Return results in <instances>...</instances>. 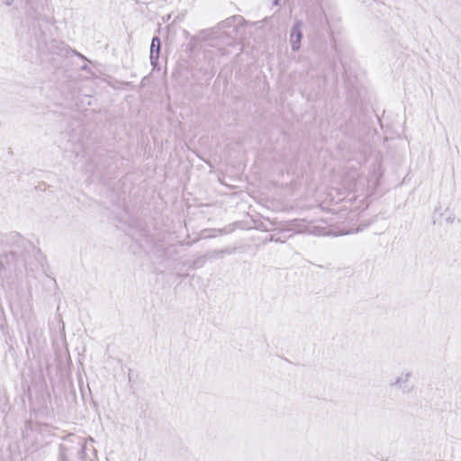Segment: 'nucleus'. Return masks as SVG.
I'll return each mask as SVG.
<instances>
[{"instance_id":"7ed1b4c3","label":"nucleus","mask_w":461,"mask_h":461,"mask_svg":"<svg viewBox=\"0 0 461 461\" xmlns=\"http://www.w3.org/2000/svg\"><path fill=\"white\" fill-rule=\"evenodd\" d=\"M303 25V22L297 20L291 29L289 40H290L292 50L294 51L299 50V49L301 47V41L303 38V32H302Z\"/></svg>"},{"instance_id":"423d86ee","label":"nucleus","mask_w":461,"mask_h":461,"mask_svg":"<svg viewBox=\"0 0 461 461\" xmlns=\"http://www.w3.org/2000/svg\"><path fill=\"white\" fill-rule=\"evenodd\" d=\"M230 23V22L229 20H226V21H224V22L221 24V26L224 27V26L229 25Z\"/></svg>"},{"instance_id":"6e6552de","label":"nucleus","mask_w":461,"mask_h":461,"mask_svg":"<svg viewBox=\"0 0 461 461\" xmlns=\"http://www.w3.org/2000/svg\"><path fill=\"white\" fill-rule=\"evenodd\" d=\"M447 221H453V219H452V218H448V219H447Z\"/></svg>"},{"instance_id":"0eeeda50","label":"nucleus","mask_w":461,"mask_h":461,"mask_svg":"<svg viewBox=\"0 0 461 461\" xmlns=\"http://www.w3.org/2000/svg\"><path fill=\"white\" fill-rule=\"evenodd\" d=\"M59 461H66L63 454H61V455H60V459H59Z\"/></svg>"},{"instance_id":"20e7f679","label":"nucleus","mask_w":461,"mask_h":461,"mask_svg":"<svg viewBox=\"0 0 461 461\" xmlns=\"http://www.w3.org/2000/svg\"><path fill=\"white\" fill-rule=\"evenodd\" d=\"M160 40L158 37H153L150 44L149 59L153 68H156L158 62L160 51Z\"/></svg>"},{"instance_id":"39448f33","label":"nucleus","mask_w":461,"mask_h":461,"mask_svg":"<svg viewBox=\"0 0 461 461\" xmlns=\"http://www.w3.org/2000/svg\"><path fill=\"white\" fill-rule=\"evenodd\" d=\"M3 2H4L6 5H12V3L14 2V0H3Z\"/></svg>"},{"instance_id":"f257e3e1","label":"nucleus","mask_w":461,"mask_h":461,"mask_svg":"<svg viewBox=\"0 0 461 461\" xmlns=\"http://www.w3.org/2000/svg\"><path fill=\"white\" fill-rule=\"evenodd\" d=\"M412 376L411 370L404 369L390 383V386L400 390L402 393H410L414 388L411 382Z\"/></svg>"},{"instance_id":"1a4fd4ad","label":"nucleus","mask_w":461,"mask_h":461,"mask_svg":"<svg viewBox=\"0 0 461 461\" xmlns=\"http://www.w3.org/2000/svg\"><path fill=\"white\" fill-rule=\"evenodd\" d=\"M278 0H275L276 3H277Z\"/></svg>"},{"instance_id":"f03ea898","label":"nucleus","mask_w":461,"mask_h":461,"mask_svg":"<svg viewBox=\"0 0 461 461\" xmlns=\"http://www.w3.org/2000/svg\"><path fill=\"white\" fill-rule=\"evenodd\" d=\"M289 230H295L297 232H308L316 236L330 235V232L326 230L325 227L315 225H305L303 221L294 220L290 222Z\"/></svg>"}]
</instances>
